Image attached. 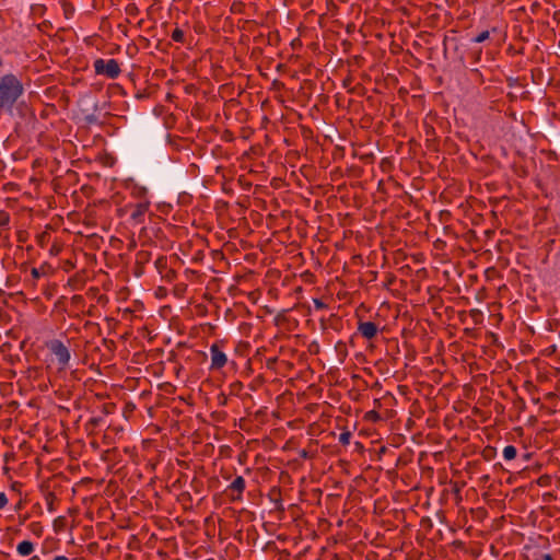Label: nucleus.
Segmentation results:
<instances>
[{
  "mask_svg": "<svg viewBox=\"0 0 560 560\" xmlns=\"http://www.w3.org/2000/svg\"><path fill=\"white\" fill-rule=\"evenodd\" d=\"M313 303L316 310H324L327 307V305L319 299H314Z\"/></svg>",
  "mask_w": 560,
  "mask_h": 560,
  "instance_id": "obj_18",
  "label": "nucleus"
},
{
  "mask_svg": "<svg viewBox=\"0 0 560 560\" xmlns=\"http://www.w3.org/2000/svg\"><path fill=\"white\" fill-rule=\"evenodd\" d=\"M98 421H100V420H98V419H96V418H93V419L91 420V422H92L93 424H97V423H98Z\"/></svg>",
  "mask_w": 560,
  "mask_h": 560,
  "instance_id": "obj_24",
  "label": "nucleus"
},
{
  "mask_svg": "<svg viewBox=\"0 0 560 560\" xmlns=\"http://www.w3.org/2000/svg\"><path fill=\"white\" fill-rule=\"evenodd\" d=\"M311 347H313V350H317L318 349V345L317 343H314Z\"/></svg>",
  "mask_w": 560,
  "mask_h": 560,
  "instance_id": "obj_26",
  "label": "nucleus"
},
{
  "mask_svg": "<svg viewBox=\"0 0 560 560\" xmlns=\"http://www.w3.org/2000/svg\"><path fill=\"white\" fill-rule=\"evenodd\" d=\"M536 560H555L550 553H542L538 559Z\"/></svg>",
  "mask_w": 560,
  "mask_h": 560,
  "instance_id": "obj_20",
  "label": "nucleus"
},
{
  "mask_svg": "<svg viewBox=\"0 0 560 560\" xmlns=\"http://www.w3.org/2000/svg\"><path fill=\"white\" fill-rule=\"evenodd\" d=\"M489 35H490L489 31H483L474 38V42L475 43H483L485 40H487L489 38Z\"/></svg>",
  "mask_w": 560,
  "mask_h": 560,
  "instance_id": "obj_16",
  "label": "nucleus"
},
{
  "mask_svg": "<svg viewBox=\"0 0 560 560\" xmlns=\"http://www.w3.org/2000/svg\"><path fill=\"white\" fill-rule=\"evenodd\" d=\"M358 331L361 334V336L368 340L373 339L377 332L378 327L373 322H362L360 320L358 323Z\"/></svg>",
  "mask_w": 560,
  "mask_h": 560,
  "instance_id": "obj_6",
  "label": "nucleus"
},
{
  "mask_svg": "<svg viewBox=\"0 0 560 560\" xmlns=\"http://www.w3.org/2000/svg\"><path fill=\"white\" fill-rule=\"evenodd\" d=\"M47 348L50 353L54 355L52 362L57 364V371L63 372L68 369L69 362L71 360L70 350L65 346V343L58 339H52L47 343Z\"/></svg>",
  "mask_w": 560,
  "mask_h": 560,
  "instance_id": "obj_2",
  "label": "nucleus"
},
{
  "mask_svg": "<svg viewBox=\"0 0 560 560\" xmlns=\"http://www.w3.org/2000/svg\"><path fill=\"white\" fill-rule=\"evenodd\" d=\"M172 39L176 43H183L184 39H185V34L184 32L176 27L173 32H172V35H171Z\"/></svg>",
  "mask_w": 560,
  "mask_h": 560,
  "instance_id": "obj_12",
  "label": "nucleus"
},
{
  "mask_svg": "<svg viewBox=\"0 0 560 560\" xmlns=\"http://www.w3.org/2000/svg\"><path fill=\"white\" fill-rule=\"evenodd\" d=\"M311 347H313V350H317L318 349V345L317 343H314Z\"/></svg>",
  "mask_w": 560,
  "mask_h": 560,
  "instance_id": "obj_27",
  "label": "nucleus"
},
{
  "mask_svg": "<svg viewBox=\"0 0 560 560\" xmlns=\"http://www.w3.org/2000/svg\"><path fill=\"white\" fill-rule=\"evenodd\" d=\"M94 71L98 75H104L108 79H116L119 77L121 69L117 60L115 59H102L94 60Z\"/></svg>",
  "mask_w": 560,
  "mask_h": 560,
  "instance_id": "obj_3",
  "label": "nucleus"
},
{
  "mask_svg": "<svg viewBox=\"0 0 560 560\" xmlns=\"http://www.w3.org/2000/svg\"><path fill=\"white\" fill-rule=\"evenodd\" d=\"M364 420L369 422L376 423L382 420L381 415L376 411V409L370 410L365 412Z\"/></svg>",
  "mask_w": 560,
  "mask_h": 560,
  "instance_id": "obj_11",
  "label": "nucleus"
},
{
  "mask_svg": "<svg viewBox=\"0 0 560 560\" xmlns=\"http://www.w3.org/2000/svg\"><path fill=\"white\" fill-rule=\"evenodd\" d=\"M517 450L513 445H508L503 448V457L506 460H512L516 457Z\"/></svg>",
  "mask_w": 560,
  "mask_h": 560,
  "instance_id": "obj_10",
  "label": "nucleus"
},
{
  "mask_svg": "<svg viewBox=\"0 0 560 560\" xmlns=\"http://www.w3.org/2000/svg\"><path fill=\"white\" fill-rule=\"evenodd\" d=\"M246 488L245 479L242 476H237L229 486V489L236 492L237 494L232 500H241L242 493Z\"/></svg>",
  "mask_w": 560,
  "mask_h": 560,
  "instance_id": "obj_7",
  "label": "nucleus"
},
{
  "mask_svg": "<svg viewBox=\"0 0 560 560\" xmlns=\"http://www.w3.org/2000/svg\"><path fill=\"white\" fill-rule=\"evenodd\" d=\"M49 506H50V510L52 511L54 510L52 502L49 503Z\"/></svg>",
  "mask_w": 560,
  "mask_h": 560,
  "instance_id": "obj_29",
  "label": "nucleus"
},
{
  "mask_svg": "<svg viewBox=\"0 0 560 560\" xmlns=\"http://www.w3.org/2000/svg\"><path fill=\"white\" fill-rule=\"evenodd\" d=\"M210 355H211V365H210L211 370H220L228 362L226 354L220 349V346L218 343H213L210 347Z\"/></svg>",
  "mask_w": 560,
  "mask_h": 560,
  "instance_id": "obj_5",
  "label": "nucleus"
},
{
  "mask_svg": "<svg viewBox=\"0 0 560 560\" xmlns=\"http://www.w3.org/2000/svg\"><path fill=\"white\" fill-rule=\"evenodd\" d=\"M10 215L5 211H0V226H5L9 224Z\"/></svg>",
  "mask_w": 560,
  "mask_h": 560,
  "instance_id": "obj_17",
  "label": "nucleus"
},
{
  "mask_svg": "<svg viewBox=\"0 0 560 560\" xmlns=\"http://www.w3.org/2000/svg\"><path fill=\"white\" fill-rule=\"evenodd\" d=\"M340 347H341V348H346L345 343H342V342H338V343H337V346H336V348H337V349H339Z\"/></svg>",
  "mask_w": 560,
  "mask_h": 560,
  "instance_id": "obj_23",
  "label": "nucleus"
},
{
  "mask_svg": "<svg viewBox=\"0 0 560 560\" xmlns=\"http://www.w3.org/2000/svg\"><path fill=\"white\" fill-rule=\"evenodd\" d=\"M49 506H50V510L52 511L54 510L52 502L49 503Z\"/></svg>",
  "mask_w": 560,
  "mask_h": 560,
  "instance_id": "obj_28",
  "label": "nucleus"
},
{
  "mask_svg": "<svg viewBox=\"0 0 560 560\" xmlns=\"http://www.w3.org/2000/svg\"><path fill=\"white\" fill-rule=\"evenodd\" d=\"M350 439H351V432H349V431L341 432L339 435V442L342 445H348L350 443Z\"/></svg>",
  "mask_w": 560,
  "mask_h": 560,
  "instance_id": "obj_15",
  "label": "nucleus"
},
{
  "mask_svg": "<svg viewBox=\"0 0 560 560\" xmlns=\"http://www.w3.org/2000/svg\"><path fill=\"white\" fill-rule=\"evenodd\" d=\"M176 271L171 268L166 269V271H164V275H161V277L167 282L174 281L176 279Z\"/></svg>",
  "mask_w": 560,
  "mask_h": 560,
  "instance_id": "obj_14",
  "label": "nucleus"
},
{
  "mask_svg": "<svg viewBox=\"0 0 560 560\" xmlns=\"http://www.w3.org/2000/svg\"><path fill=\"white\" fill-rule=\"evenodd\" d=\"M32 272H33L34 277H38V271L36 269H33Z\"/></svg>",
  "mask_w": 560,
  "mask_h": 560,
  "instance_id": "obj_25",
  "label": "nucleus"
},
{
  "mask_svg": "<svg viewBox=\"0 0 560 560\" xmlns=\"http://www.w3.org/2000/svg\"><path fill=\"white\" fill-rule=\"evenodd\" d=\"M24 86L12 73L0 78V112L12 113L18 100L23 95Z\"/></svg>",
  "mask_w": 560,
  "mask_h": 560,
  "instance_id": "obj_1",
  "label": "nucleus"
},
{
  "mask_svg": "<svg viewBox=\"0 0 560 560\" xmlns=\"http://www.w3.org/2000/svg\"><path fill=\"white\" fill-rule=\"evenodd\" d=\"M374 405H375V406H374L375 408H380V407H381V402H380V400H378V399H375V400H374Z\"/></svg>",
  "mask_w": 560,
  "mask_h": 560,
  "instance_id": "obj_22",
  "label": "nucleus"
},
{
  "mask_svg": "<svg viewBox=\"0 0 560 560\" xmlns=\"http://www.w3.org/2000/svg\"><path fill=\"white\" fill-rule=\"evenodd\" d=\"M52 560H70V559L66 556H56Z\"/></svg>",
  "mask_w": 560,
  "mask_h": 560,
  "instance_id": "obj_21",
  "label": "nucleus"
},
{
  "mask_svg": "<svg viewBox=\"0 0 560 560\" xmlns=\"http://www.w3.org/2000/svg\"><path fill=\"white\" fill-rule=\"evenodd\" d=\"M63 14L67 19H70L74 14V7L69 2H62Z\"/></svg>",
  "mask_w": 560,
  "mask_h": 560,
  "instance_id": "obj_13",
  "label": "nucleus"
},
{
  "mask_svg": "<svg viewBox=\"0 0 560 560\" xmlns=\"http://www.w3.org/2000/svg\"><path fill=\"white\" fill-rule=\"evenodd\" d=\"M8 504V498L4 492H0V510L4 509Z\"/></svg>",
  "mask_w": 560,
  "mask_h": 560,
  "instance_id": "obj_19",
  "label": "nucleus"
},
{
  "mask_svg": "<svg viewBox=\"0 0 560 560\" xmlns=\"http://www.w3.org/2000/svg\"><path fill=\"white\" fill-rule=\"evenodd\" d=\"M154 266L160 275H164V271L168 269L167 258L165 256H159L154 261Z\"/></svg>",
  "mask_w": 560,
  "mask_h": 560,
  "instance_id": "obj_9",
  "label": "nucleus"
},
{
  "mask_svg": "<svg viewBox=\"0 0 560 560\" xmlns=\"http://www.w3.org/2000/svg\"><path fill=\"white\" fill-rule=\"evenodd\" d=\"M128 208L130 210V219L132 222L136 224H141L144 222L145 213L150 208V201L143 200L135 205H130Z\"/></svg>",
  "mask_w": 560,
  "mask_h": 560,
  "instance_id": "obj_4",
  "label": "nucleus"
},
{
  "mask_svg": "<svg viewBox=\"0 0 560 560\" xmlns=\"http://www.w3.org/2000/svg\"><path fill=\"white\" fill-rule=\"evenodd\" d=\"M16 550L20 556H30L34 551V544L30 540H23L18 545Z\"/></svg>",
  "mask_w": 560,
  "mask_h": 560,
  "instance_id": "obj_8",
  "label": "nucleus"
}]
</instances>
